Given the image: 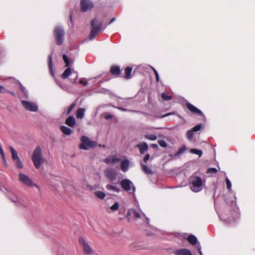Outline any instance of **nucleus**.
I'll use <instances>...</instances> for the list:
<instances>
[{
    "label": "nucleus",
    "mask_w": 255,
    "mask_h": 255,
    "mask_svg": "<svg viewBox=\"0 0 255 255\" xmlns=\"http://www.w3.org/2000/svg\"><path fill=\"white\" fill-rule=\"evenodd\" d=\"M92 30L89 35V39L93 40L97 35L105 29V27L103 28V22L101 20L97 18L93 19L91 23Z\"/></svg>",
    "instance_id": "1"
},
{
    "label": "nucleus",
    "mask_w": 255,
    "mask_h": 255,
    "mask_svg": "<svg viewBox=\"0 0 255 255\" xmlns=\"http://www.w3.org/2000/svg\"><path fill=\"white\" fill-rule=\"evenodd\" d=\"M189 181L190 189L193 192H198L203 189V182L201 177L193 175L190 177Z\"/></svg>",
    "instance_id": "2"
},
{
    "label": "nucleus",
    "mask_w": 255,
    "mask_h": 255,
    "mask_svg": "<svg viewBox=\"0 0 255 255\" xmlns=\"http://www.w3.org/2000/svg\"><path fill=\"white\" fill-rule=\"evenodd\" d=\"M32 160L36 169H39L44 161V158L42 155V150L40 146H37L33 153Z\"/></svg>",
    "instance_id": "3"
},
{
    "label": "nucleus",
    "mask_w": 255,
    "mask_h": 255,
    "mask_svg": "<svg viewBox=\"0 0 255 255\" xmlns=\"http://www.w3.org/2000/svg\"><path fill=\"white\" fill-rule=\"evenodd\" d=\"M53 34L56 44L58 45H62L65 39V31L63 27L61 26H56L54 28Z\"/></svg>",
    "instance_id": "4"
},
{
    "label": "nucleus",
    "mask_w": 255,
    "mask_h": 255,
    "mask_svg": "<svg viewBox=\"0 0 255 255\" xmlns=\"http://www.w3.org/2000/svg\"><path fill=\"white\" fill-rule=\"evenodd\" d=\"M81 141L79 147L81 149L89 150L90 148L94 147L97 145V142L91 140L85 135L81 137Z\"/></svg>",
    "instance_id": "5"
},
{
    "label": "nucleus",
    "mask_w": 255,
    "mask_h": 255,
    "mask_svg": "<svg viewBox=\"0 0 255 255\" xmlns=\"http://www.w3.org/2000/svg\"><path fill=\"white\" fill-rule=\"evenodd\" d=\"M122 189L130 193H133L135 191V187L133 183L128 179L122 180L120 182Z\"/></svg>",
    "instance_id": "6"
},
{
    "label": "nucleus",
    "mask_w": 255,
    "mask_h": 255,
    "mask_svg": "<svg viewBox=\"0 0 255 255\" xmlns=\"http://www.w3.org/2000/svg\"><path fill=\"white\" fill-rule=\"evenodd\" d=\"M79 242L82 247L84 253L86 255H93L94 253V250L90 245V243L83 238H80Z\"/></svg>",
    "instance_id": "7"
},
{
    "label": "nucleus",
    "mask_w": 255,
    "mask_h": 255,
    "mask_svg": "<svg viewBox=\"0 0 255 255\" xmlns=\"http://www.w3.org/2000/svg\"><path fill=\"white\" fill-rule=\"evenodd\" d=\"M126 218L129 222L132 219H134L136 221L140 219L141 218V215L139 211L134 209H130L127 212Z\"/></svg>",
    "instance_id": "8"
},
{
    "label": "nucleus",
    "mask_w": 255,
    "mask_h": 255,
    "mask_svg": "<svg viewBox=\"0 0 255 255\" xmlns=\"http://www.w3.org/2000/svg\"><path fill=\"white\" fill-rule=\"evenodd\" d=\"M19 180L23 184L27 187L35 186L38 188V186L34 184L32 180L27 175L20 173L18 174Z\"/></svg>",
    "instance_id": "9"
},
{
    "label": "nucleus",
    "mask_w": 255,
    "mask_h": 255,
    "mask_svg": "<svg viewBox=\"0 0 255 255\" xmlns=\"http://www.w3.org/2000/svg\"><path fill=\"white\" fill-rule=\"evenodd\" d=\"M21 104L26 110L29 111L36 112L38 110V105L35 102L22 100Z\"/></svg>",
    "instance_id": "10"
},
{
    "label": "nucleus",
    "mask_w": 255,
    "mask_h": 255,
    "mask_svg": "<svg viewBox=\"0 0 255 255\" xmlns=\"http://www.w3.org/2000/svg\"><path fill=\"white\" fill-rule=\"evenodd\" d=\"M6 195L8 198L16 206H20L22 204V199L14 192L12 191L8 192L6 193Z\"/></svg>",
    "instance_id": "11"
},
{
    "label": "nucleus",
    "mask_w": 255,
    "mask_h": 255,
    "mask_svg": "<svg viewBox=\"0 0 255 255\" xmlns=\"http://www.w3.org/2000/svg\"><path fill=\"white\" fill-rule=\"evenodd\" d=\"M81 9L82 11H87L93 7V3L90 0H81Z\"/></svg>",
    "instance_id": "12"
},
{
    "label": "nucleus",
    "mask_w": 255,
    "mask_h": 255,
    "mask_svg": "<svg viewBox=\"0 0 255 255\" xmlns=\"http://www.w3.org/2000/svg\"><path fill=\"white\" fill-rule=\"evenodd\" d=\"M146 224L147 225V226L146 227L147 229H145V230L147 232L146 233L147 235L148 236H151V235H157L158 232H159L157 228H154L153 227H151L149 225V218H146Z\"/></svg>",
    "instance_id": "13"
},
{
    "label": "nucleus",
    "mask_w": 255,
    "mask_h": 255,
    "mask_svg": "<svg viewBox=\"0 0 255 255\" xmlns=\"http://www.w3.org/2000/svg\"><path fill=\"white\" fill-rule=\"evenodd\" d=\"M106 177L110 181H114L117 177V173L116 170L112 168H108L105 172Z\"/></svg>",
    "instance_id": "14"
},
{
    "label": "nucleus",
    "mask_w": 255,
    "mask_h": 255,
    "mask_svg": "<svg viewBox=\"0 0 255 255\" xmlns=\"http://www.w3.org/2000/svg\"><path fill=\"white\" fill-rule=\"evenodd\" d=\"M186 107L193 114H195L202 117H205L202 111L190 103H186Z\"/></svg>",
    "instance_id": "15"
},
{
    "label": "nucleus",
    "mask_w": 255,
    "mask_h": 255,
    "mask_svg": "<svg viewBox=\"0 0 255 255\" xmlns=\"http://www.w3.org/2000/svg\"><path fill=\"white\" fill-rule=\"evenodd\" d=\"M176 255H192L191 252L186 249H181L176 250L175 252Z\"/></svg>",
    "instance_id": "16"
},
{
    "label": "nucleus",
    "mask_w": 255,
    "mask_h": 255,
    "mask_svg": "<svg viewBox=\"0 0 255 255\" xmlns=\"http://www.w3.org/2000/svg\"><path fill=\"white\" fill-rule=\"evenodd\" d=\"M137 147L139 148L140 153L141 154H144L145 152L148 149V145L145 142H143L140 144H137Z\"/></svg>",
    "instance_id": "17"
},
{
    "label": "nucleus",
    "mask_w": 255,
    "mask_h": 255,
    "mask_svg": "<svg viewBox=\"0 0 255 255\" xmlns=\"http://www.w3.org/2000/svg\"><path fill=\"white\" fill-rule=\"evenodd\" d=\"M129 161L128 159H125L123 160L121 164V170L125 172H127L129 168Z\"/></svg>",
    "instance_id": "18"
},
{
    "label": "nucleus",
    "mask_w": 255,
    "mask_h": 255,
    "mask_svg": "<svg viewBox=\"0 0 255 255\" xmlns=\"http://www.w3.org/2000/svg\"><path fill=\"white\" fill-rule=\"evenodd\" d=\"M65 124L69 127H74L76 125L75 119L73 116H70L66 120Z\"/></svg>",
    "instance_id": "19"
},
{
    "label": "nucleus",
    "mask_w": 255,
    "mask_h": 255,
    "mask_svg": "<svg viewBox=\"0 0 255 255\" xmlns=\"http://www.w3.org/2000/svg\"><path fill=\"white\" fill-rule=\"evenodd\" d=\"M48 67L49 72L52 76H54V72L53 68L52 54L48 56Z\"/></svg>",
    "instance_id": "20"
},
{
    "label": "nucleus",
    "mask_w": 255,
    "mask_h": 255,
    "mask_svg": "<svg viewBox=\"0 0 255 255\" xmlns=\"http://www.w3.org/2000/svg\"><path fill=\"white\" fill-rule=\"evenodd\" d=\"M106 188L108 190L114 191L117 193H119L121 191V189L120 188L115 185H113L111 184H107L106 186Z\"/></svg>",
    "instance_id": "21"
},
{
    "label": "nucleus",
    "mask_w": 255,
    "mask_h": 255,
    "mask_svg": "<svg viewBox=\"0 0 255 255\" xmlns=\"http://www.w3.org/2000/svg\"><path fill=\"white\" fill-rule=\"evenodd\" d=\"M61 131L65 135H70L72 133V130L65 126H61L60 127Z\"/></svg>",
    "instance_id": "22"
},
{
    "label": "nucleus",
    "mask_w": 255,
    "mask_h": 255,
    "mask_svg": "<svg viewBox=\"0 0 255 255\" xmlns=\"http://www.w3.org/2000/svg\"><path fill=\"white\" fill-rule=\"evenodd\" d=\"M67 68L65 69L63 74L61 75V77L65 79L70 76L72 74V70L71 68L67 67Z\"/></svg>",
    "instance_id": "23"
},
{
    "label": "nucleus",
    "mask_w": 255,
    "mask_h": 255,
    "mask_svg": "<svg viewBox=\"0 0 255 255\" xmlns=\"http://www.w3.org/2000/svg\"><path fill=\"white\" fill-rule=\"evenodd\" d=\"M187 240L192 245H196L198 242L197 238L193 235H189L187 238Z\"/></svg>",
    "instance_id": "24"
},
{
    "label": "nucleus",
    "mask_w": 255,
    "mask_h": 255,
    "mask_svg": "<svg viewBox=\"0 0 255 255\" xmlns=\"http://www.w3.org/2000/svg\"><path fill=\"white\" fill-rule=\"evenodd\" d=\"M85 112V109L84 108H79L77 111L76 117L78 119H82L84 118Z\"/></svg>",
    "instance_id": "25"
},
{
    "label": "nucleus",
    "mask_w": 255,
    "mask_h": 255,
    "mask_svg": "<svg viewBox=\"0 0 255 255\" xmlns=\"http://www.w3.org/2000/svg\"><path fill=\"white\" fill-rule=\"evenodd\" d=\"M9 148L11 153V157L12 160L14 161L16 159L19 158L18 156L17 151L15 150V149L12 146H10Z\"/></svg>",
    "instance_id": "26"
},
{
    "label": "nucleus",
    "mask_w": 255,
    "mask_h": 255,
    "mask_svg": "<svg viewBox=\"0 0 255 255\" xmlns=\"http://www.w3.org/2000/svg\"><path fill=\"white\" fill-rule=\"evenodd\" d=\"M110 71L113 75H118L120 73V69L119 66H113L111 67Z\"/></svg>",
    "instance_id": "27"
},
{
    "label": "nucleus",
    "mask_w": 255,
    "mask_h": 255,
    "mask_svg": "<svg viewBox=\"0 0 255 255\" xmlns=\"http://www.w3.org/2000/svg\"><path fill=\"white\" fill-rule=\"evenodd\" d=\"M132 71V68L128 67L125 69V77L127 79H129L131 78V73Z\"/></svg>",
    "instance_id": "28"
},
{
    "label": "nucleus",
    "mask_w": 255,
    "mask_h": 255,
    "mask_svg": "<svg viewBox=\"0 0 255 255\" xmlns=\"http://www.w3.org/2000/svg\"><path fill=\"white\" fill-rule=\"evenodd\" d=\"M95 195L98 198L101 200L104 199L106 197V194L104 192L100 191H96L95 192Z\"/></svg>",
    "instance_id": "29"
},
{
    "label": "nucleus",
    "mask_w": 255,
    "mask_h": 255,
    "mask_svg": "<svg viewBox=\"0 0 255 255\" xmlns=\"http://www.w3.org/2000/svg\"><path fill=\"white\" fill-rule=\"evenodd\" d=\"M141 165L142 166V170L146 174H151L152 173V171L151 169H150L147 165L145 164H141Z\"/></svg>",
    "instance_id": "30"
},
{
    "label": "nucleus",
    "mask_w": 255,
    "mask_h": 255,
    "mask_svg": "<svg viewBox=\"0 0 255 255\" xmlns=\"http://www.w3.org/2000/svg\"><path fill=\"white\" fill-rule=\"evenodd\" d=\"M219 218L220 220L224 221L225 223L228 224L229 225L232 224V222H233L235 220V219L234 218H232V219H230V218L226 219L223 218L220 215H219Z\"/></svg>",
    "instance_id": "31"
},
{
    "label": "nucleus",
    "mask_w": 255,
    "mask_h": 255,
    "mask_svg": "<svg viewBox=\"0 0 255 255\" xmlns=\"http://www.w3.org/2000/svg\"><path fill=\"white\" fill-rule=\"evenodd\" d=\"M190 152L193 154H197L199 157H201L202 155L203 152L200 149L192 148L190 149Z\"/></svg>",
    "instance_id": "32"
},
{
    "label": "nucleus",
    "mask_w": 255,
    "mask_h": 255,
    "mask_svg": "<svg viewBox=\"0 0 255 255\" xmlns=\"http://www.w3.org/2000/svg\"><path fill=\"white\" fill-rule=\"evenodd\" d=\"M194 132L190 129L187 130L186 132V137L189 141H192L193 139Z\"/></svg>",
    "instance_id": "33"
},
{
    "label": "nucleus",
    "mask_w": 255,
    "mask_h": 255,
    "mask_svg": "<svg viewBox=\"0 0 255 255\" xmlns=\"http://www.w3.org/2000/svg\"><path fill=\"white\" fill-rule=\"evenodd\" d=\"M120 207L119 203L118 202H116L115 203V204L111 206L109 208L111 209L112 211H117Z\"/></svg>",
    "instance_id": "34"
},
{
    "label": "nucleus",
    "mask_w": 255,
    "mask_h": 255,
    "mask_svg": "<svg viewBox=\"0 0 255 255\" xmlns=\"http://www.w3.org/2000/svg\"><path fill=\"white\" fill-rule=\"evenodd\" d=\"M20 88L21 91L24 94V97L27 99L28 98V92L27 90L21 84H20Z\"/></svg>",
    "instance_id": "35"
},
{
    "label": "nucleus",
    "mask_w": 255,
    "mask_h": 255,
    "mask_svg": "<svg viewBox=\"0 0 255 255\" xmlns=\"http://www.w3.org/2000/svg\"><path fill=\"white\" fill-rule=\"evenodd\" d=\"M15 161L16 166L18 168H22L23 165L20 158L14 160Z\"/></svg>",
    "instance_id": "36"
},
{
    "label": "nucleus",
    "mask_w": 255,
    "mask_h": 255,
    "mask_svg": "<svg viewBox=\"0 0 255 255\" xmlns=\"http://www.w3.org/2000/svg\"><path fill=\"white\" fill-rule=\"evenodd\" d=\"M161 97L164 101H169L172 99L171 96L168 95L166 93H163L161 95Z\"/></svg>",
    "instance_id": "37"
},
{
    "label": "nucleus",
    "mask_w": 255,
    "mask_h": 255,
    "mask_svg": "<svg viewBox=\"0 0 255 255\" xmlns=\"http://www.w3.org/2000/svg\"><path fill=\"white\" fill-rule=\"evenodd\" d=\"M202 128V125L201 124H198L192 128L191 130L193 132H197L199 131Z\"/></svg>",
    "instance_id": "38"
},
{
    "label": "nucleus",
    "mask_w": 255,
    "mask_h": 255,
    "mask_svg": "<svg viewBox=\"0 0 255 255\" xmlns=\"http://www.w3.org/2000/svg\"><path fill=\"white\" fill-rule=\"evenodd\" d=\"M145 138L151 140H155L157 139V136L155 134H147L145 135Z\"/></svg>",
    "instance_id": "39"
},
{
    "label": "nucleus",
    "mask_w": 255,
    "mask_h": 255,
    "mask_svg": "<svg viewBox=\"0 0 255 255\" xmlns=\"http://www.w3.org/2000/svg\"><path fill=\"white\" fill-rule=\"evenodd\" d=\"M226 183L227 185V188L229 191H231L232 190V183L230 180L228 178H226Z\"/></svg>",
    "instance_id": "40"
},
{
    "label": "nucleus",
    "mask_w": 255,
    "mask_h": 255,
    "mask_svg": "<svg viewBox=\"0 0 255 255\" xmlns=\"http://www.w3.org/2000/svg\"><path fill=\"white\" fill-rule=\"evenodd\" d=\"M234 197H235V201H232V207L233 210L236 212V213L237 214V212L238 211V209L237 207V204H236V197L235 196Z\"/></svg>",
    "instance_id": "41"
},
{
    "label": "nucleus",
    "mask_w": 255,
    "mask_h": 255,
    "mask_svg": "<svg viewBox=\"0 0 255 255\" xmlns=\"http://www.w3.org/2000/svg\"><path fill=\"white\" fill-rule=\"evenodd\" d=\"M63 59L65 63L66 67H69L70 66V62L68 56L65 54H64L63 55Z\"/></svg>",
    "instance_id": "42"
},
{
    "label": "nucleus",
    "mask_w": 255,
    "mask_h": 255,
    "mask_svg": "<svg viewBox=\"0 0 255 255\" xmlns=\"http://www.w3.org/2000/svg\"><path fill=\"white\" fill-rule=\"evenodd\" d=\"M159 144L162 147H166L167 146V144L166 141L164 140H159L158 141Z\"/></svg>",
    "instance_id": "43"
},
{
    "label": "nucleus",
    "mask_w": 255,
    "mask_h": 255,
    "mask_svg": "<svg viewBox=\"0 0 255 255\" xmlns=\"http://www.w3.org/2000/svg\"><path fill=\"white\" fill-rule=\"evenodd\" d=\"M76 105V103H72L70 106V107H69L67 112H66V115H68L72 111V110L73 109V108L75 107Z\"/></svg>",
    "instance_id": "44"
},
{
    "label": "nucleus",
    "mask_w": 255,
    "mask_h": 255,
    "mask_svg": "<svg viewBox=\"0 0 255 255\" xmlns=\"http://www.w3.org/2000/svg\"><path fill=\"white\" fill-rule=\"evenodd\" d=\"M217 172V169L216 168H209L207 169V173H216Z\"/></svg>",
    "instance_id": "45"
},
{
    "label": "nucleus",
    "mask_w": 255,
    "mask_h": 255,
    "mask_svg": "<svg viewBox=\"0 0 255 255\" xmlns=\"http://www.w3.org/2000/svg\"><path fill=\"white\" fill-rule=\"evenodd\" d=\"M151 68L153 70L154 73L155 74L156 81L159 82V74H158L157 71L154 68L151 67Z\"/></svg>",
    "instance_id": "46"
},
{
    "label": "nucleus",
    "mask_w": 255,
    "mask_h": 255,
    "mask_svg": "<svg viewBox=\"0 0 255 255\" xmlns=\"http://www.w3.org/2000/svg\"><path fill=\"white\" fill-rule=\"evenodd\" d=\"M186 150V147L184 145L182 147L180 148L177 151V154H180L185 151Z\"/></svg>",
    "instance_id": "47"
},
{
    "label": "nucleus",
    "mask_w": 255,
    "mask_h": 255,
    "mask_svg": "<svg viewBox=\"0 0 255 255\" xmlns=\"http://www.w3.org/2000/svg\"><path fill=\"white\" fill-rule=\"evenodd\" d=\"M0 155H1V156L2 160L5 163L6 162V160H5L4 153V152H3V150H2V148H0Z\"/></svg>",
    "instance_id": "48"
},
{
    "label": "nucleus",
    "mask_w": 255,
    "mask_h": 255,
    "mask_svg": "<svg viewBox=\"0 0 255 255\" xmlns=\"http://www.w3.org/2000/svg\"><path fill=\"white\" fill-rule=\"evenodd\" d=\"M7 92L6 89L2 86L0 85V93L4 94Z\"/></svg>",
    "instance_id": "49"
},
{
    "label": "nucleus",
    "mask_w": 255,
    "mask_h": 255,
    "mask_svg": "<svg viewBox=\"0 0 255 255\" xmlns=\"http://www.w3.org/2000/svg\"><path fill=\"white\" fill-rule=\"evenodd\" d=\"M175 114H176V112H170V113H168L167 114H166L162 116L161 117V118H165V117H168V116H171V115H175Z\"/></svg>",
    "instance_id": "50"
},
{
    "label": "nucleus",
    "mask_w": 255,
    "mask_h": 255,
    "mask_svg": "<svg viewBox=\"0 0 255 255\" xmlns=\"http://www.w3.org/2000/svg\"><path fill=\"white\" fill-rule=\"evenodd\" d=\"M0 190L5 193L6 194L7 192H10V191H8L5 187L0 186Z\"/></svg>",
    "instance_id": "51"
},
{
    "label": "nucleus",
    "mask_w": 255,
    "mask_h": 255,
    "mask_svg": "<svg viewBox=\"0 0 255 255\" xmlns=\"http://www.w3.org/2000/svg\"><path fill=\"white\" fill-rule=\"evenodd\" d=\"M120 161V159L119 158H113L111 159V163H112L113 164H115Z\"/></svg>",
    "instance_id": "52"
},
{
    "label": "nucleus",
    "mask_w": 255,
    "mask_h": 255,
    "mask_svg": "<svg viewBox=\"0 0 255 255\" xmlns=\"http://www.w3.org/2000/svg\"><path fill=\"white\" fill-rule=\"evenodd\" d=\"M197 248L198 249V250L199 251V253L200 255H203L202 252L201 251V247L200 244H198L197 245Z\"/></svg>",
    "instance_id": "53"
},
{
    "label": "nucleus",
    "mask_w": 255,
    "mask_h": 255,
    "mask_svg": "<svg viewBox=\"0 0 255 255\" xmlns=\"http://www.w3.org/2000/svg\"><path fill=\"white\" fill-rule=\"evenodd\" d=\"M79 83L81 84L82 85H84V86H86L88 85V83L86 81H84L83 80L81 79L79 81Z\"/></svg>",
    "instance_id": "54"
},
{
    "label": "nucleus",
    "mask_w": 255,
    "mask_h": 255,
    "mask_svg": "<svg viewBox=\"0 0 255 255\" xmlns=\"http://www.w3.org/2000/svg\"><path fill=\"white\" fill-rule=\"evenodd\" d=\"M87 186L88 187V188H89V189L90 190H96L97 188V186H90V185H87Z\"/></svg>",
    "instance_id": "55"
},
{
    "label": "nucleus",
    "mask_w": 255,
    "mask_h": 255,
    "mask_svg": "<svg viewBox=\"0 0 255 255\" xmlns=\"http://www.w3.org/2000/svg\"><path fill=\"white\" fill-rule=\"evenodd\" d=\"M105 118L106 119V120H110V119H111L113 118V116L111 115V114H108V115H106L105 116Z\"/></svg>",
    "instance_id": "56"
},
{
    "label": "nucleus",
    "mask_w": 255,
    "mask_h": 255,
    "mask_svg": "<svg viewBox=\"0 0 255 255\" xmlns=\"http://www.w3.org/2000/svg\"><path fill=\"white\" fill-rule=\"evenodd\" d=\"M149 157H150V155H149V154H147L145 156V157H144V161L145 162H146L149 160Z\"/></svg>",
    "instance_id": "57"
},
{
    "label": "nucleus",
    "mask_w": 255,
    "mask_h": 255,
    "mask_svg": "<svg viewBox=\"0 0 255 255\" xmlns=\"http://www.w3.org/2000/svg\"><path fill=\"white\" fill-rule=\"evenodd\" d=\"M105 162L107 164H110L111 163V159L109 158H106L105 159Z\"/></svg>",
    "instance_id": "58"
},
{
    "label": "nucleus",
    "mask_w": 255,
    "mask_h": 255,
    "mask_svg": "<svg viewBox=\"0 0 255 255\" xmlns=\"http://www.w3.org/2000/svg\"><path fill=\"white\" fill-rule=\"evenodd\" d=\"M151 146H152V147L153 148H154V149H157V148H158V145H157V144H156V143H153V144H152L151 145Z\"/></svg>",
    "instance_id": "59"
},
{
    "label": "nucleus",
    "mask_w": 255,
    "mask_h": 255,
    "mask_svg": "<svg viewBox=\"0 0 255 255\" xmlns=\"http://www.w3.org/2000/svg\"><path fill=\"white\" fill-rule=\"evenodd\" d=\"M115 20H116L115 18L114 17V18H112L111 20H110V21L109 22V24L110 25V24H112Z\"/></svg>",
    "instance_id": "60"
},
{
    "label": "nucleus",
    "mask_w": 255,
    "mask_h": 255,
    "mask_svg": "<svg viewBox=\"0 0 255 255\" xmlns=\"http://www.w3.org/2000/svg\"><path fill=\"white\" fill-rule=\"evenodd\" d=\"M77 77H78V74H77H77H76V76L75 78L74 79V80H73V82L74 84H76Z\"/></svg>",
    "instance_id": "61"
},
{
    "label": "nucleus",
    "mask_w": 255,
    "mask_h": 255,
    "mask_svg": "<svg viewBox=\"0 0 255 255\" xmlns=\"http://www.w3.org/2000/svg\"><path fill=\"white\" fill-rule=\"evenodd\" d=\"M58 83V84L59 85V86H60L61 88H62L63 89H64V87H63L61 84H59V83Z\"/></svg>",
    "instance_id": "62"
},
{
    "label": "nucleus",
    "mask_w": 255,
    "mask_h": 255,
    "mask_svg": "<svg viewBox=\"0 0 255 255\" xmlns=\"http://www.w3.org/2000/svg\"><path fill=\"white\" fill-rule=\"evenodd\" d=\"M120 109H121V110L124 111H126V110L125 109H123V108H120Z\"/></svg>",
    "instance_id": "63"
},
{
    "label": "nucleus",
    "mask_w": 255,
    "mask_h": 255,
    "mask_svg": "<svg viewBox=\"0 0 255 255\" xmlns=\"http://www.w3.org/2000/svg\"><path fill=\"white\" fill-rule=\"evenodd\" d=\"M70 20H72V15H71V14H70Z\"/></svg>",
    "instance_id": "64"
}]
</instances>
